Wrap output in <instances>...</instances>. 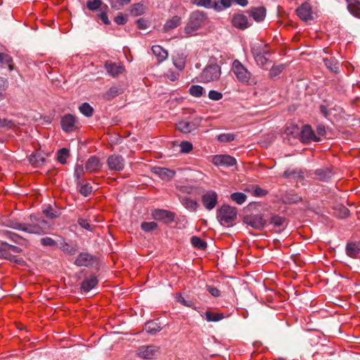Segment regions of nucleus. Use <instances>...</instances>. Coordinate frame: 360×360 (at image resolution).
I'll return each instance as SVG.
<instances>
[{"instance_id": "1", "label": "nucleus", "mask_w": 360, "mask_h": 360, "mask_svg": "<svg viewBox=\"0 0 360 360\" xmlns=\"http://www.w3.org/2000/svg\"><path fill=\"white\" fill-rule=\"evenodd\" d=\"M2 224L4 226L21 231L30 234L44 235L51 229V224L38 214H31L30 221L21 223L17 219H5Z\"/></svg>"}, {"instance_id": "2", "label": "nucleus", "mask_w": 360, "mask_h": 360, "mask_svg": "<svg viewBox=\"0 0 360 360\" xmlns=\"http://www.w3.org/2000/svg\"><path fill=\"white\" fill-rule=\"evenodd\" d=\"M231 70L240 84L246 86L257 85V77L239 60L235 59L232 62Z\"/></svg>"}, {"instance_id": "3", "label": "nucleus", "mask_w": 360, "mask_h": 360, "mask_svg": "<svg viewBox=\"0 0 360 360\" xmlns=\"http://www.w3.org/2000/svg\"><path fill=\"white\" fill-rule=\"evenodd\" d=\"M206 20V15L203 12L199 11L193 12L184 28L186 34L188 37L195 35V32L205 23Z\"/></svg>"}, {"instance_id": "4", "label": "nucleus", "mask_w": 360, "mask_h": 360, "mask_svg": "<svg viewBox=\"0 0 360 360\" xmlns=\"http://www.w3.org/2000/svg\"><path fill=\"white\" fill-rule=\"evenodd\" d=\"M237 209L229 205H223L217 212L219 223L226 226H232L237 218Z\"/></svg>"}, {"instance_id": "5", "label": "nucleus", "mask_w": 360, "mask_h": 360, "mask_svg": "<svg viewBox=\"0 0 360 360\" xmlns=\"http://www.w3.org/2000/svg\"><path fill=\"white\" fill-rule=\"evenodd\" d=\"M221 75V68L217 64L209 65L205 68L198 77V81L209 83L217 81Z\"/></svg>"}, {"instance_id": "6", "label": "nucleus", "mask_w": 360, "mask_h": 360, "mask_svg": "<svg viewBox=\"0 0 360 360\" xmlns=\"http://www.w3.org/2000/svg\"><path fill=\"white\" fill-rule=\"evenodd\" d=\"M243 222L255 229L262 230L267 224V219L261 214H250L244 216Z\"/></svg>"}, {"instance_id": "7", "label": "nucleus", "mask_w": 360, "mask_h": 360, "mask_svg": "<svg viewBox=\"0 0 360 360\" xmlns=\"http://www.w3.org/2000/svg\"><path fill=\"white\" fill-rule=\"evenodd\" d=\"M107 165L110 171L120 172L124 168L125 160L120 155L113 154L108 158Z\"/></svg>"}, {"instance_id": "8", "label": "nucleus", "mask_w": 360, "mask_h": 360, "mask_svg": "<svg viewBox=\"0 0 360 360\" xmlns=\"http://www.w3.org/2000/svg\"><path fill=\"white\" fill-rule=\"evenodd\" d=\"M300 141L304 143H309L312 141L319 142L321 139L316 135L314 131L310 125H304L300 132Z\"/></svg>"}, {"instance_id": "9", "label": "nucleus", "mask_w": 360, "mask_h": 360, "mask_svg": "<svg viewBox=\"0 0 360 360\" xmlns=\"http://www.w3.org/2000/svg\"><path fill=\"white\" fill-rule=\"evenodd\" d=\"M201 200L205 208L207 210H212L217 204L218 195L214 191L210 190L202 195Z\"/></svg>"}, {"instance_id": "10", "label": "nucleus", "mask_w": 360, "mask_h": 360, "mask_svg": "<svg viewBox=\"0 0 360 360\" xmlns=\"http://www.w3.org/2000/svg\"><path fill=\"white\" fill-rule=\"evenodd\" d=\"M200 119L195 118L192 121L182 120L176 124V129L182 133H190L197 129L200 124Z\"/></svg>"}, {"instance_id": "11", "label": "nucleus", "mask_w": 360, "mask_h": 360, "mask_svg": "<svg viewBox=\"0 0 360 360\" xmlns=\"http://www.w3.org/2000/svg\"><path fill=\"white\" fill-rule=\"evenodd\" d=\"M77 117L72 114H66L61 117L62 129L67 133L72 132L76 129Z\"/></svg>"}, {"instance_id": "12", "label": "nucleus", "mask_w": 360, "mask_h": 360, "mask_svg": "<svg viewBox=\"0 0 360 360\" xmlns=\"http://www.w3.org/2000/svg\"><path fill=\"white\" fill-rule=\"evenodd\" d=\"M235 158L229 155H216L212 158V163L216 166L231 167L236 165Z\"/></svg>"}, {"instance_id": "13", "label": "nucleus", "mask_w": 360, "mask_h": 360, "mask_svg": "<svg viewBox=\"0 0 360 360\" xmlns=\"http://www.w3.org/2000/svg\"><path fill=\"white\" fill-rule=\"evenodd\" d=\"M231 23L238 30H244L252 25L248 21V17L243 13H237L233 15Z\"/></svg>"}, {"instance_id": "14", "label": "nucleus", "mask_w": 360, "mask_h": 360, "mask_svg": "<svg viewBox=\"0 0 360 360\" xmlns=\"http://www.w3.org/2000/svg\"><path fill=\"white\" fill-rule=\"evenodd\" d=\"M159 352V347L155 345H144L137 350V355L143 359H152Z\"/></svg>"}, {"instance_id": "15", "label": "nucleus", "mask_w": 360, "mask_h": 360, "mask_svg": "<svg viewBox=\"0 0 360 360\" xmlns=\"http://www.w3.org/2000/svg\"><path fill=\"white\" fill-rule=\"evenodd\" d=\"M152 216L154 219L163 221L165 223H170L174 220L175 214L165 210H155L153 212Z\"/></svg>"}, {"instance_id": "16", "label": "nucleus", "mask_w": 360, "mask_h": 360, "mask_svg": "<svg viewBox=\"0 0 360 360\" xmlns=\"http://www.w3.org/2000/svg\"><path fill=\"white\" fill-rule=\"evenodd\" d=\"M102 165L100 159L95 155H92L90 156L86 162L85 170L91 174L96 173L101 171Z\"/></svg>"}, {"instance_id": "17", "label": "nucleus", "mask_w": 360, "mask_h": 360, "mask_svg": "<svg viewBox=\"0 0 360 360\" xmlns=\"http://www.w3.org/2000/svg\"><path fill=\"white\" fill-rule=\"evenodd\" d=\"M95 262V257L87 252H81L75 261V264L78 266H92Z\"/></svg>"}, {"instance_id": "18", "label": "nucleus", "mask_w": 360, "mask_h": 360, "mask_svg": "<svg viewBox=\"0 0 360 360\" xmlns=\"http://www.w3.org/2000/svg\"><path fill=\"white\" fill-rule=\"evenodd\" d=\"M271 225L278 232L283 230L286 226V219L285 217L278 214H272L268 219L267 223Z\"/></svg>"}, {"instance_id": "19", "label": "nucleus", "mask_w": 360, "mask_h": 360, "mask_svg": "<svg viewBox=\"0 0 360 360\" xmlns=\"http://www.w3.org/2000/svg\"><path fill=\"white\" fill-rule=\"evenodd\" d=\"M297 15L303 21L312 20L311 7L309 3H304L296 9Z\"/></svg>"}, {"instance_id": "20", "label": "nucleus", "mask_w": 360, "mask_h": 360, "mask_svg": "<svg viewBox=\"0 0 360 360\" xmlns=\"http://www.w3.org/2000/svg\"><path fill=\"white\" fill-rule=\"evenodd\" d=\"M248 13L256 22H260L265 19L266 10L264 6L252 7Z\"/></svg>"}, {"instance_id": "21", "label": "nucleus", "mask_w": 360, "mask_h": 360, "mask_svg": "<svg viewBox=\"0 0 360 360\" xmlns=\"http://www.w3.org/2000/svg\"><path fill=\"white\" fill-rule=\"evenodd\" d=\"M98 283V279L95 275H91L84 278L81 283V290L84 292H88L94 288Z\"/></svg>"}, {"instance_id": "22", "label": "nucleus", "mask_w": 360, "mask_h": 360, "mask_svg": "<svg viewBox=\"0 0 360 360\" xmlns=\"http://www.w3.org/2000/svg\"><path fill=\"white\" fill-rule=\"evenodd\" d=\"M270 54L268 51H264L263 52H259L255 54V60L257 64L263 69H266L267 66L270 65L271 60L266 57V55Z\"/></svg>"}, {"instance_id": "23", "label": "nucleus", "mask_w": 360, "mask_h": 360, "mask_svg": "<svg viewBox=\"0 0 360 360\" xmlns=\"http://www.w3.org/2000/svg\"><path fill=\"white\" fill-rule=\"evenodd\" d=\"M105 68L108 74L112 77H115L124 71V67L122 65L110 61L105 63Z\"/></svg>"}, {"instance_id": "24", "label": "nucleus", "mask_w": 360, "mask_h": 360, "mask_svg": "<svg viewBox=\"0 0 360 360\" xmlns=\"http://www.w3.org/2000/svg\"><path fill=\"white\" fill-rule=\"evenodd\" d=\"M0 258L8 259L16 264H21L22 262H23L22 258L16 257L15 256L11 254V252H8V249L6 247L1 246V243H0Z\"/></svg>"}, {"instance_id": "25", "label": "nucleus", "mask_w": 360, "mask_h": 360, "mask_svg": "<svg viewBox=\"0 0 360 360\" xmlns=\"http://www.w3.org/2000/svg\"><path fill=\"white\" fill-rule=\"evenodd\" d=\"M152 51L157 58L158 63L163 62L168 57L167 51L159 45L152 46Z\"/></svg>"}, {"instance_id": "26", "label": "nucleus", "mask_w": 360, "mask_h": 360, "mask_svg": "<svg viewBox=\"0 0 360 360\" xmlns=\"http://www.w3.org/2000/svg\"><path fill=\"white\" fill-rule=\"evenodd\" d=\"M333 172L330 168H321L315 171L316 178L323 181H328L333 176Z\"/></svg>"}, {"instance_id": "27", "label": "nucleus", "mask_w": 360, "mask_h": 360, "mask_svg": "<svg viewBox=\"0 0 360 360\" xmlns=\"http://www.w3.org/2000/svg\"><path fill=\"white\" fill-rule=\"evenodd\" d=\"M350 13L360 18V1L359 0H346Z\"/></svg>"}, {"instance_id": "28", "label": "nucleus", "mask_w": 360, "mask_h": 360, "mask_svg": "<svg viewBox=\"0 0 360 360\" xmlns=\"http://www.w3.org/2000/svg\"><path fill=\"white\" fill-rule=\"evenodd\" d=\"M144 330L149 334L155 335L162 330V327L156 321H150L145 324Z\"/></svg>"}, {"instance_id": "29", "label": "nucleus", "mask_w": 360, "mask_h": 360, "mask_svg": "<svg viewBox=\"0 0 360 360\" xmlns=\"http://www.w3.org/2000/svg\"><path fill=\"white\" fill-rule=\"evenodd\" d=\"M155 172L164 180H170L175 174V172L173 170L162 167L155 168Z\"/></svg>"}, {"instance_id": "30", "label": "nucleus", "mask_w": 360, "mask_h": 360, "mask_svg": "<svg viewBox=\"0 0 360 360\" xmlns=\"http://www.w3.org/2000/svg\"><path fill=\"white\" fill-rule=\"evenodd\" d=\"M1 234L16 244L22 245V242L25 240V239L18 234L9 231H2Z\"/></svg>"}, {"instance_id": "31", "label": "nucleus", "mask_w": 360, "mask_h": 360, "mask_svg": "<svg viewBox=\"0 0 360 360\" xmlns=\"http://www.w3.org/2000/svg\"><path fill=\"white\" fill-rule=\"evenodd\" d=\"M360 251V246L356 243H348L346 246L347 255L351 257H356Z\"/></svg>"}, {"instance_id": "32", "label": "nucleus", "mask_w": 360, "mask_h": 360, "mask_svg": "<svg viewBox=\"0 0 360 360\" xmlns=\"http://www.w3.org/2000/svg\"><path fill=\"white\" fill-rule=\"evenodd\" d=\"M181 18L179 16L175 15L165 22L164 29L165 31L173 30L181 24Z\"/></svg>"}, {"instance_id": "33", "label": "nucleus", "mask_w": 360, "mask_h": 360, "mask_svg": "<svg viewBox=\"0 0 360 360\" xmlns=\"http://www.w3.org/2000/svg\"><path fill=\"white\" fill-rule=\"evenodd\" d=\"M204 314L205 319L208 322H217L224 318L223 313H214L210 310L206 311Z\"/></svg>"}, {"instance_id": "34", "label": "nucleus", "mask_w": 360, "mask_h": 360, "mask_svg": "<svg viewBox=\"0 0 360 360\" xmlns=\"http://www.w3.org/2000/svg\"><path fill=\"white\" fill-rule=\"evenodd\" d=\"M181 202L186 209L192 212L196 211L198 207V203L197 201L188 197L183 198Z\"/></svg>"}, {"instance_id": "35", "label": "nucleus", "mask_w": 360, "mask_h": 360, "mask_svg": "<svg viewBox=\"0 0 360 360\" xmlns=\"http://www.w3.org/2000/svg\"><path fill=\"white\" fill-rule=\"evenodd\" d=\"M123 93V90L122 88L118 86H112L109 89V90L104 94V98L108 100H112L115 97L122 94Z\"/></svg>"}, {"instance_id": "36", "label": "nucleus", "mask_w": 360, "mask_h": 360, "mask_svg": "<svg viewBox=\"0 0 360 360\" xmlns=\"http://www.w3.org/2000/svg\"><path fill=\"white\" fill-rule=\"evenodd\" d=\"M283 176L285 178H292L294 179H297L303 178V173L300 169H288L284 172Z\"/></svg>"}, {"instance_id": "37", "label": "nucleus", "mask_w": 360, "mask_h": 360, "mask_svg": "<svg viewBox=\"0 0 360 360\" xmlns=\"http://www.w3.org/2000/svg\"><path fill=\"white\" fill-rule=\"evenodd\" d=\"M77 186L79 188V193L85 197L89 195L92 192V186L89 183L77 181Z\"/></svg>"}, {"instance_id": "38", "label": "nucleus", "mask_w": 360, "mask_h": 360, "mask_svg": "<svg viewBox=\"0 0 360 360\" xmlns=\"http://www.w3.org/2000/svg\"><path fill=\"white\" fill-rule=\"evenodd\" d=\"M42 213L50 219H54L59 217V213L50 205H46L42 209Z\"/></svg>"}, {"instance_id": "39", "label": "nucleus", "mask_w": 360, "mask_h": 360, "mask_svg": "<svg viewBox=\"0 0 360 360\" xmlns=\"http://www.w3.org/2000/svg\"><path fill=\"white\" fill-rule=\"evenodd\" d=\"M233 0H219V1H214V9L216 11H221L224 8H229Z\"/></svg>"}, {"instance_id": "40", "label": "nucleus", "mask_w": 360, "mask_h": 360, "mask_svg": "<svg viewBox=\"0 0 360 360\" xmlns=\"http://www.w3.org/2000/svg\"><path fill=\"white\" fill-rule=\"evenodd\" d=\"M191 243L194 248L201 250H205L207 248V243L198 236H192Z\"/></svg>"}, {"instance_id": "41", "label": "nucleus", "mask_w": 360, "mask_h": 360, "mask_svg": "<svg viewBox=\"0 0 360 360\" xmlns=\"http://www.w3.org/2000/svg\"><path fill=\"white\" fill-rule=\"evenodd\" d=\"M175 300L181 304L182 305L187 307H191L193 309L196 310V307H195V304L192 300H186L181 293H176L175 295Z\"/></svg>"}, {"instance_id": "42", "label": "nucleus", "mask_w": 360, "mask_h": 360, "mask_svg": "<svg viewBox=\"0 0 360 360\" xmlns=\"http://www.w3.org/2000/svg\"><path fill=\"white\" fill-rule=\"evenodd\" d=\"M189 94L194 97H200L205 93V89L200 85H192L188 90Z\"/></svg>"}, {"instance_id": "43", "label": "nucleus", "mask_w": 360, "mask_h": 360, "mask_svg": "<svg viewBox=\"0 0 360 360\" xmlns=\"http://www.w3.org/2000/svg\"><path fill=\"white\" fill-rule=\"evenodd\" d=\"M230 198L238 205L243 204L247 200V195L240 192H236L231 194Z\"/></svg>"}, {"instance_id": "44", "label": "nucleus", "mask_w": 360, "mask_h": 360, "mask_svg": "<svg viewBox=\"0 0 360 360\" xmlns=\"http://www.w3.org/2000/svg\"><path fill=\"white\" fill-rule=\"evenodd\" d=\"M69 155L70 153L68 149L63 148L57 153V160L62 165H65L67 162V158Z\"/></svg>"}, {"instance_id": "45", "label": "nucleus", "mask_w": 360, "mask_h": 360, "mask_svg": "<svg viewBox=\"0 0 360 360\" xmlns=\"http://www.w3.org/2000/svg\"><path fill=\"white\" fill-rule=\"evenodd\" d=\"M174 65L179 70H182L186 65V56L183 54L178 55L173 59Z\"/></svg>"}, {"instance_id": "46", "label": "nucleus", "mask_w": 360, "mask_h": 360, "mask_svg": "<svg viewBox=\"0 0 360 360\" xmlns=\"http://www.w3.org/2000/svg\"><path fill=\"white\" fill-rule=\"evenodd\" d=\"M79 110L82 114L88 117H91L94 112V108L88 103H83L79 107Z\"/></svg>"}, {"instance_id": "47", "label": "nucleus", "mask_w": 360, "mask_h": 360, "mask_svg": "<svg viewBox=\"0 0 360 360\" xmlns=\"http://www.w3.org/2000/svg\"><path fill=\"white\" fill-rule=\"evenodd\" d=\"M145 7L141 3L134 4L131 9V13L134 16L141 15L144 13Z\"/></svg>"}, {"instance_id": "48", "label": "nucleus", "mask_w": 360, "mask_h": 360, "mask_svg": "<svg viewBox=\"0 0 360 360\" xmlns=\"http://www.w3.org/2000/svg\"><path fill=\"white\" fill-rule=\"evenodd\" d=\"M192 4L202 6L207 8H214V1L212 0H191Z\"/></svg>"}, {"instance_id": "49", "label": "nucleus", "mask_w": 360, "mask_h": 360, "mask_svg": "<svg viewBox=\"0 0 360 360\" xmlns=\"http://www.w3.org/2000/svg\"><path fill=\"white\" fill-rule=\"evenodd\" d=\"M84 173L85 167H84L82 165L76 164L74 171V177L77 182L80 181L79 180L83 177Z\"/></svg>"}, {"instance_id": "50", "label": "nucleus", "mask_w": 360, "mask_h": 360, "mask_svg": "<svg viewBox=\"0 0 360 360\" xmlns=\"http://www.w3.org/2000/svg\"><path fill=\"white\" fill-rule=\"evenodd\" d=\"M0 63L8 65L9 70H13V59L9 55L0 53Z\"/></svg>"}, {"instance_id": "51", "label": "nucleus", "mask_w": 360, "mask_h": 360, "mask_svg": "<svg viewBox=\"0 0 360 360\" xmlns=\"http://www.w3.org/2000/svg\"><path fill=\"white\" fill-rule=\"evenodd\" d=\"M8 82L6 79L0 78V100L6 98V91L8 89Z\"/></svg>"}, {"instance_id": "52", "label": "nucleus", "mask_w": 360, "mask_h": 360, "mask_svg": "<svg viewBox=\"0 0 360 360\" xmlns=\"http://www.w3.org/2000/svg\"><path fill=\"white\" fill-rule=\"evenodd\" d=\"M158 227V224L155 221H144L142 222L141 224V228L143 231L145 232H150L155 229H156Z\"/></svg>"}, {"instance_id": "53", "label": "nucleus", "mask_w": 360, "mask_h": 360, "mask_svg": "<svg viewBox=\"0 0 360 360\" xmlns=\"http://www.w3.org/2000/svg\"><path fill=\"white\" fill-rule=\"evenodd\" d=\"M44 162V158L37 154H32L30 157V162L34 167H39Z\"/></svg>"}, {"instance_id": "54", "label": "nucleus", "mask_w": 360, "mask_h": 360, "mask_svg": "<svg viewBox=\"0 0 360 360\" xmlns=\"http://www.w3.org/2000/svg\"><path fill=\"white\" fill-rule=\"evenodd\" d=\"M323 60H324L325 65L327 66L328 68H329L330 70H332L333 72H337V70L338 69V63L335 59L330 58H326Z\"/></svg>"}, {"instance_id": "55", "label": "nucleus", "mask_w": 360, "mask_h": 360, "mask_svg": "<svg viewBox=\"0 0 360 360\" xmlns=\"http://www.w3.org/2000/svg\"><path fill=\"white\" fill-rule=\"evenodd\" d=\"M252 195L256 197H263L267 195L268 191L259 187L258 185H252Z\"/></svg>"}, {"instance_id": "56", "label": "nucleus", "mask_w": 360, "mask_h": 360, "mask_svg": "<svg viewBox=\"0 0 360 360\" xmlns=\"http://www.w3.org/2000/svg\"><path fill=\"white\" fill-rule=\"evenodd\" d=\"M179 147L181 153H189L193 150V144L187 141H181Z\"/></svg>"}, {"instance_id": "57", "label": "nucleus", "mask_w": 360, "mask_h": 360, "mask_svg": "<svg viewBox=\"0 0 360 360\" xmlns=\"http://www.w3.org/2000/svg\"><path fill=\"white\" fill-rule=\"evenodd\" d=\"M285 65H278L273 66L269 71V76L271 77H276V76L279 75L284 70Z\"/></svg>"}, {"instance_id": "58", "label": "nucleus", "mask_w": 360, "mask_h": 360, "mask_svg": "<svg viewBox=\"0 0 360 360\" xmlns=\"http://www.w3.org/2000/svg\"><path fill=\"white\" fill-rule=\"evenodd\" d=\"M102 5L101 0H89L86 2V7L90 11H96Z\"/></svg>"}, {"instance_id": "59", "label": "nucleus", "mask_w": 360, "mask_h": 360, "mask_svg": "<svg viewBox=\"0 0 360 360\" xmlns=\"http://www.w3.org/2000/svg\"><path fill=\"white\" fill-rule=\"evenodd\" d=\"M40 242L43 246L53 247V246H56L57 244L56 242L50 237L42 238L40 240Z\"/></svg>"}, {"instance_id": "60", "label": "nucleus", "mask_w": 360, "mask_h": 360, "mask_svg": "<svg viewBox=\"0 0 360 360\" xmlns=\"http://www.w3.org/2000/svg\"><path fill=\"white\" fill-rule=\"evenodd\" d=\"M208 97L212 101H219L220 99L222 98L223 95L221 92L214 90H211L208 93Z\"/></svg>"}, {"instance_id": "61", "label": "nucleus", "mask_w": 360, "mask_h": 360, "mask_svg": "<svg viewBox=\"0 0 360 360\" xmlns=\"http://www.w3.org/2000/svg\"><path fill=\"white\" fill-rule=\"evenodd\" d=\"M206 289L214 297H218L221 295V291L213 285H207Z\"/></svg>"}, {"instance_id": "62", "label": "nucleus", "mask_w": 360, "mask_h": 360, "mask_svg": "<svg viewBox=\"0 0 360 360\" xmlns=\"http://www.w3.org/2000/svg\"><path fill=\"white\" fill-rule=\"evenodd\" d=\"M1 246L6 247L8 252L12 251L15 253H20L22 252V249L18 246L10 245L6 242H1Z\"/></svg>"}, {"instance_id": "63", "label": "nucleus", "mask_w": 360, "mask_h": 360, "mask_svg": "<svg viewBox=\"0 0 360 360\" xmlns=\"http://www.w3.org/2000/svg\"><path fill=\"white\" fill-rule=\"evenodd\" d=\"M234 139V136L231 134H223L218 136V140L221 142H230Z\"/></svg>"}, {"instance_id": "64", "label": "nucleus", "mask_w": 360, "mask_h": 360, "mask_svg": "<svg viewBox=\"0 0 360 360\" xmlns=\"http://www.w3.org/2000/svg\"><path fill=\"white\" fill-rule=\"evenodd\" d=\"M286 200L289 203H297V202H300L302 200V198L297 194L292 195V194L288 193Z\"/></svg>"}]
</instances>
